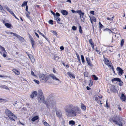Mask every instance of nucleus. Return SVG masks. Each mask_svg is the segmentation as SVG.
Segmentation results:
<instances>
[{"instance_id":"obj_60","label":"nucleus","mask_w":126,"mask_h":126,"mask_svg":"<svg viewBox=\"0 0 126 126\" xmlns=\"http://www.w3.org/2000/svg\"><path fill=\"white\" fill-rule=\"evenodd\" d=\"M106 107H109L108 106V103H107V101L106 100Z\"/></svg>"},{"instance_id":"obj_5","label":"nucleus","mask_w":126,"mask_h":126,"mask_svg":"<svg viewBox=\"0 0 126 126\" xmlns=\"http://www.w3.org/2000/svg\"><path fill=\"white\" fill-rule=\"evenodd\" d=\"M40 81L42 82H45L49 79V76L45 74H41L39 76Z\"/></svg>"},{"instance_id":"obj_52","label":"nucleus","mask_w":126,"mask_h":126,"mask_svg":"<svg viewBox=\"0 0 126 126\" xmlns=\"http://www.w3.org/2000/svg\"><path fill=\"white\" fill-rule=\"evenodd\" d=\"M72 28L73 30L74 31L76 30L77 29L76 27H75V26H73L72 27Z\"/></svg>"},{"instance_id":"obj_44","label":"nucleus","mask_w":126,"mask_h":126,"mask_svg":"<svg viewBox=\"0 0 126 126\" xmlns=\"http://www.w3.org/2000/svg\"><path fill=\"white\" fill-rule=\"evenodd\" d=\"M79 32L81 33H82L81 27L80 26L79 27Z\"/></svg>"},{"instance_id":"obj_25","label":"nucleus","mask_w":126,"mask_h":126,"mask_svg":"<svg viewBox=\"0 0 126 126\" xmlns=\"http://www.w3.org/2000/svg\"><path fill=\"white\" fill-rule=\"evenodd\" d=\"M120 79L118 78H115L112 79L111 81L113 82L114 81H120Z\"/></svg>"},{"instance_id":"obj_53","label":"nucleus","mask_w":126,"mask_h":126,"mask_svg":"<svg viewBox=\"0 0 126 126\" xmlns=\"http://www.w3.org/2000/svg\"><path fill=\"white\" fill-rule=\"evenodd\" d=\"M49 23L51 25L53 24V21L51 20H50L49 21Z\"/></svg>"},{"instance_id":"obj_49","label":"nucleus","mask_w":126,"mask_h":126,"mask_svg":"<svg viewBox=\"0 0 126 126\" xmlns=\"http://www.w3.org/2000/svg\"><path fill=\"white\" fill-rule=\"evenodd\" d=\"M37 32L38 33H39L41 35H42V36H43V37H45V36L43 34V33H41V32H40L39 31H37Z\"/></svg>"},{"instance_id":"obj_50","label":"nucleus","mask_w":126,"mask_h":126,"mask_svg":"<svg viewBox=\"0 0 126 126\" xmlns=\"http://www.w3.org/2000/svg\"><path fill=\"white\" fill-rule=\"evenodd\" d=\"M113 17H112L111 18H110L108 17L107 18V19L108 20H110V21L113 20Z\"/></svg>"},{"instance_id":"obj_34","label":"nucleus","mask_w":126,"mask_h":126,"mask_svg":"<svg viewBox=\"0 0 126 126\" xmlns=\"http://www.w3.org/2000/svg\"><path fill=\"white\" fill-rule=\"evenodd\" d=\"M0 49L2 51H4L6 53L4 48L3 47L1 46H0Z\"/></svg>"},{"instance_id":"obj_19","label":"nucleus","mask_w":126,"mask_h":126,"mask_svg":"<svg viewBox=\"0 0 126 126\" xmlns=\"http://www.w3.org/2000/svg\"><path fill=\"white\" fill-rule=\"evenodd\" d=\"M86 60L88 65L90 66L92 65L91 62H90V59L89 58L87 57L86 58Z\"/></svg>"},{"instance_id":"obj_47","label":"nucleus","mask_w":126,"mask_h":126,"mask_svg":"<svg viewBox=\"0 0 126 126\" xmlns=\"http://www.w3.org/2000/svg\"><path fill=\"white\" fill-rule=\"evenodd\" d=\"M26 17L29 19H31V17L28 14L26 13Z\"/></svg>"},{"instance_id":"obj_4","label":"nucleus","mask_w":126,"mask_h":126,"mask_svg":"<svg viewBox=\"0 0 126 126\" xmlns=\"http://www.w3.org/2000/svg\"><path fill=\"white\" fill-rule=\"evenodd\" d=\"M5 112L6 115L8 116L10 120L15 121L14 119H16L17 117L13 113L8 109L6 110Z\"/></svg>"},{"instance_id":"obj_36","label":"nucleus","mask_w":126,"mask_h":126,"mask_svg":"<svg viewBox=\"0 0 126 126\" xmlns=\"http://www.w3.org/2000/svg\"><path fill=\"white\" fill-rule=\"evenodd\" d=\"M93 82L91 80H89V86H91L93 84Z\"/></svg>"},{"instance_id":"obj_16","label":"nucleus","mask_w":126,"mask_h":126,"mask_svg":"<svg viewBox=\"0 0 126 126\" xmlns=\"http://www.w3.org/2000/svg\"><path fill=\"white\" fill-rule=\"evenodd\" d=\"M61 13L63 15L67 16L68 14V12L65 10H62L61 11Z\"/></svg>"},{"instance_id":"obj_59","label":"nucleus","mask_w":126,"mask_h":126,"mask_svg":"<svg viewBox=\"0 0 126 126\" xmlns=\"http://www.w3.org/2000/svg\"><path fill=\"white\" fill-rule=\"evenodd\" d=\"M90 13L92 15H94V12L93 11H90Z\"/></svg>"},{"instance_id":"obj_24","label":"nucleus","mask_w":126,"mask_h":126,"mask_svg":"<svg viewBox=\"0 0 126 126\" xmlns=\"http://www.w3.org/2000/svg\"><path fill=\"white\" fill-rule=\"evenodd\" d=\"M12 71L16 75H19L20 74V72L16 69H14Z\"/></svg>"},{"instance_id":"obj_3","label":"nucleus","mask_w":126,"mask_h":126,"mask_svg":"<svg viewBox=\"0 0 126 126\" xmlns=\"http://www.w3.org/2000/svg\"><path fill=\"white\" fill-rule=\"evenodd\" d=\"M122 120V118L120 116L116 114L110 119V121H112L119 126H123L122 123L121 122Z\"/></svg>"},{"instance_id":"obj_14","label":"nucleus","mask_w":126,"mask_h":126,"mask_svg":"<svg viewBox=\"0 0 126 126\" xmlns=\"http://www.w3.org/2000/svg\"><path fill=\"white\" fill-rule=\"evenodd\" d=\"M28 56L29 57L30 59L31 60L32 62L34 63V57L31 54H28Z\"/></svg>"},{"instance_id":"obj_62","label":"nucleus","mask_w":126,"mask_h":126,"mask_svg":"<svg viewBox=\"0 0 126 126\" xmlns=\"http://www.w3.org/2000/svg\"><path fill=\"white\" fill-rule=\"evenodd\" d=\"M6 77L4 76H2L0 75V78H5Z\"/></svg>"},{"instance_id":"obj_58","label":"nucleus","mask_w":126,"mask_h":126,"mask_svg":"<svg viewBox=\"0 0 126 126\" xmlns=\"http://www.w3.org/2000/svg\"><path fill=\"white\" fill-rule=\"evenodd\" d=\"M101 101L100 100H99V101H97V103L99 104H102V103L101 102Z\"/></svg>"},{"instance_id":"obj_28","label":"nucleus","mask_w":126,"mask_h":126,"mask_svg":"<svg viewBox=\"0 0 126 126\" xmlns=\"http://www.w3.org/2000/svg\"><path fill=\"white\" fill-rule=\"evenodd\" d=\"M31 44L32 45V46L33 48H34V46L35 44V42L34 41L33 39H31Z\"/></svg>"},{"instance_id":"obj_7","label":"nucleus","mask_w":126,"mask_h":126,"mask_svg":"<svg viewBox=\"0 0 126 126\" xmlns=\"http://www.w3.org/2000/svg\"><path fill=\"white\" fill-rule=\"evenodd\" d=\"M6 33L8 34H13V35L14 36H16L17 38H18L19 40H20V41H24V39L22 37H21L19 35L16 34V33H14L13 32H6Z\"/></svg>"},{"instance_id":"obj_54","label":"nucleus","mask_w":126,"mask_h":126,"mask_svg":"<svg viewBox=\"0 0 126 126\" xmlns=\"http://www.w3.org/2000/svg\"><path fill=\"white\" fill-rule=\"evenodd\" d=\"M34 81L37 84H39V81L37 80H34Z\"/></svg>"},{"instance_id":"obj_2","label":"nucleus","mask_w":126,"mask_h":126,"mask_svg":"<svg viewBox=\"0 0 126 126\" xmlns=\"http://www.w3.org/2000/svg\"><path fill=\"white\" fill-rule=\"evenodd\" d=\"M38 101L39 103L40 104L43 102L45 104L48 108H53L55 107L56 105V101L55 100H50L49 101H47L45 102V99L44 96H37Z\"/></svg>"},{"instance_id":"obj_22","label":"nucleus","mask_w":126,"mask_h":126,"mask_svg":"<svg viewBox=\"0 0 126 126\" xmlns=\"http://www.w3.org/2000/svg\"><path fill=\"white\" fill-rule=\"evenodd\" d=\"M55 19L57 21V22L59 24H61L60 22V19L58 16H54Z\"/></svg>"},{"instance_id":"obj_6","label":"nucleus","mask_w":126,"mask_h":126,"mask_svg":"<svg viewBox=\"0 0 126 126\" xmlns=\"http://www.w3.org/2000/svg\"><path fill=\"white\" fill-rule=\"evenodd\" d=\"M71 11L73 13L75 12L78 13L80 15V17L81 19V21L83 22L84 21V18H83L84 13L82 12L81 10L75 11L74 10H72Z\"/></svg>"},{"instance_id":"obj_40","label":"nucleus","mask_w":126,"mask_h":126,"mask_svg":"<svg viewBox=\"0 0 126 126\" xmlns=\"http://www.w3.org/2000/svg\"><path fill=\"white\" fill-rule=\"evenodd\" d=\"M99 28H103V26L102 25V24L100 22H99Z\"/></svg>"},{"instance_id":"obj_13","label":"nucleus","mask_w":126,"mask_h":126,"mask_svg":"<svg viewBox=\"0 0 126 126\" xmlns=\"http://www.w3.org/2000/svg\"><path fill=\"white\" fill-rule=\"evenodd\" d=\"M90 20L91 21V23H92V24H93V21L94 22H96V19L94 16H93L92 17H90Z\"/></svg>"},{"instance_id":"obj_26","label":"nucleus","mask_w":126,"mask_h":126,"mask_svg":"<svg viewBox=\"0 0 126 126\" xmlns=\"http://www.w3.org/2000/svg\"><path fill=\"white\" fill-rule=\"evenodd\" d=\"M0 11L5 15H6L7 13L3 9V8H0Z\"/></svg>"},{"instance_id":"obj_64","label":"nucleus","mask_w":126,"mask_h":126,"mask_svg":"<svg viewBox=\"0 0 126 126\" xmlns=\"http://www.w3.org/2000/svg\"><path fill=\"white\" fill-rule=\"evenodd\" d=\"M98 96L100 98H102V95H100V96L98 95Z\"/></svg>"},{"instance_id":"obj_39","label":"nucleus","mask_w":126,"mask_h":126,"mask_svg":"<svg viewBox=\"0 0 126 126\" xmlns=\"http://www.w3.org/2000/svg\"><path fill=\"white\" fill-rule=\"evenodd\" d=\"M81 58L82 62V63H84V58L83 55H81Z\"/></svg>"},{"instance_id":"obj_37","label":"nucleus","mask_w":126,"mask_h":126,"mask_svg":"<svg viewBox=\"0 0 126 126\" xmlns=\"http://www.w3.org/2000/svg\"><path fill=\"white\" fill-rule=\"evenodd\" d=\"M94 97L95 101H97L98 100V97L97 95H95L94 96Z\"/></svg>"},{"instance_id":"obj_51","label":"nucleus","mask_w":126,"mask_h":126,"mask_svg":"<svg viewBox=\"0 0 126 126\" xmlns=\"http://www.w3.org/2000/svg\"><path fill=\"white\" fill-rule=\"evenodd\" d=\"M52 32L53 33L54 35H57V33L55 31H52Z\"/></svg>"},{"instance_id":"obj_9","label":"nucleus","mask_w":126,"mask_h":126,"mask_svg":"<svg viewBox=\"0 0 126 126\" xmlns=\"http://www.w3.org/2000/svg\"><path fill=\"white\" fill-rule=\"evenodd\" d=\"M37 93L36 91H34L30 95L31 98H32L36 96L37 95Z\"/></svg>"},{"instance_id":"obj_10","label":"nucleus","mask_w":126,"mask_h":126,"mask_svg":"<svg viewBox=\"0 0 126 126\" xmlns=\"http://www.w3.org/2000/svg\"><path fill=\"white\" fill-rule=\"evenodd\" d=\"M7 10L9 11L10 13L13 16H14L17 19H18L16 16L14 14V13H13V11L10 9H9V8H6Z\"/></svg>"},{"instance_id":"obj_1","label":"nucleus","mask_w":126,"mask_h":126,"mask_svg":"<svg viewBox=\"0 0 126 126\" xmlns=\"http://www.w3.org/2000/svg\"><path fill=\"white\" fill-rule=\"evenodd\" d=\"M64 109L65 114L68 117L76 116L77 113H81V110L79 107L72 104L66 105Z\"/></svg>"},{"instance_id":"obj_17","label":"nucleus","mask_w":126,"mask_h":126,"mask_svg":"<svg viewBox=\"0 0 126 126\" xmlns=\"http://www.w3.org/2000/svg\"><path fill=\"white\" fill-rule=\"evenodd\" d=\"M117 70L119 71V73L122 75L123 73V70L119 67H118L117 68Z\"/></svg>"},{"instance_id":"obj_15","label":"nucleus","mask_w":126,"mask_h":126,"mask_svg":"<svg viewBox=\"0 0 126 126\" xmlns=\"http://www.w3.org/2000/svg\"><path fill=\"white\" fill-rule=\"evenodd\" d=\"M39 118V117L38 116H35L32 118L31 119V121L34 122L36 120H37Z\"/></svg>"},{"instance_id":"obj_45","label":"nucleus","mask_w":126,"mask_h":126,"mask_svg":"<svg viewBox=\"0 0 126 126\" xmlns=\"http://www.w3.org/2000/svg\"><path fill=\"white\" fill-rule=\"evenodd\" d=\"M54 16H58L59 17L60 16V14L58 13H56V14H55V15H54Z\"/></svg>"},{"instance_id":"obj_42","label":"nucleus","mask_w":126,"mask_h":126,"mask_svg":"<svg viewBox=\"0 0 126 126\" xmlns=\"http://www.w3.org/2000/svg\"><path fill=\"white\" fill-rule=\"evenodd\" d=\"M76 54L77 55V57L78 58V60L80 62V58H79V54L77 53H76Z\"/></svg>"},{"instance_id":"obj_12","label":"nucleus","mask_w":126,"mask_h":126,"mask_svg":"<svg viewBox=\"0 0 126 126\" xmlns=\"http://www.w3.org/2000/svg\"><path fill=\"white\" fill-rule=\"evenodd\" d=\"M120 99L123 101H125L126 100V95L124 94H122L120 97Z\"/></svg>"},{"instance_id":"obj_31","label":"nucleus","mask_w":126,"mask_h":126,"mask_svg":"<svg viewBox=\"0 0 126 126\" xmlns=\"http://www.w3.org/2000/svg\"><path fill=\"white\" fill-rule=\"evenodd\" d=\"M67 74L70 77H72L74 78L75 77L70 72H68Z\"/></svg>"},{"instance_id":"obj_63","label":"nucleus","mask_w":126,"mask_h":126,"mask_svg":"<svg viewBox=\"0 0 126 126\" xmlns=\"http://www.w3.org/2000/svg\"><path fill=\"white\" fill-rule=\"evenodd\" d=\"M50 11L52 14L54 15H55V13L53 11Z\"/></svg>"},{"instance_id":"obj_38","label":"nucleus","mask_w":126,"mask_h":126,"mask_svg":"<svg viewBox=\"0 0 126 126\" xmlns=\"http://www.w3.org/2000/svg\"><path fill=\"white\" fill-rule=\"evenodd\" d=\"M92 76L94 78V80H97L98 79V78L96 76L94 75H93Z\"/></svg>"},{"instance_id":"obj_56","label":"nucleus","mask_w":126,"mask_h":126,"mask_svg":"<svg viewBox=\"0 0 126 126\" xmlns=\"http://www.w3.org/2000/svg\"><path fill=\"white\" fill-rule=\"evenodd\" d=\"M5 52H3V56L4 57H5L6 56V55L5 54Z\"/></svg>"},{"instance_id":"obj_20","label":"nucleus","mask_w":126,"mask_h":126,"mask_svg":"<svg viewBox=\"0 0 126 126\" xmlns=\"http://www.w3.org/2000/svg\"><path fill=\"white\" fill-rule=\"evenodd\" d=\"M37 96H44L42 91L41 90H39L38 91Z\"/></svg>"},{"instance_id":"obj_33","label":"nucleus","mask_w":126,"mask_h":126,"mask_svg":"<svg viewBox=\"0 0 126 126\" xmlns=\"http://www.w3.org/2000/svg\"><path fill=\"white\" fill-rule=\"evenodd\" d=\"M5 25L6 27L9 28L11 26V24L8 23H6L5 24Z\"/></svg>"},{"instance_id":"obj_21","label":"nucleus","mask_w":126,"mask_h":126,"mask_svg":"<svg viewBox=\"0 0 126 126\" xmlns=\"http://www.w3.org/2000/svg\"><path fill=\"white\" fill-rule=\"evenodd\" d=\"M80 107L81 109L83 110L84 111L85 110L86 108L85 106L84 105L81 103Z\"/></svg>"},{"instance_id":"obj_32","label":"nucleus","mask_w":126,"mask_h":126,"mask_svg":"<svg viewBox=\"0 0 126 126\" xmlns=\"http://www.w3.org/2000/svg\"><path fill=\"white\" fill-rule=\"evenodd\" d=\"M1 88H3L6 89H9V88H8L7 86L5 85H2L0 87Z\"/></svg>"},{"instance_id":"obj_8","label":"nucleus","mask_w":126,"mask_h":126,"mask_svg":"<svg viewBox=\"0 0 126 126\" xmlns=\"http://www.w3.org/2000/svg\"><path fill=\"white\" fill-rule=\"evenodd\" d=\"M105 60L104 62L107 65L109 66H110L111 67L113 70L114 71V69L112 66H111L110 65L111 63V62H110L107 59H106L105 58L104 59Z\"/></svg>"},{"instance_id":"obj_23","label":"nucleus","mask_w":126,"mask_h":126,"mask_svg":"<svg viewBox=\"0 0 126 126\" xmlns=\"http://www.w3.org/2000/svg\"><path fill=\"white\" fill-rule=\"evenodd\" d=\"M27 1H24L21 5V6L23 7L26 6V8H28V6L27 5Z\"/></svg>"},{"instance_id":"obj_35","label":"nucleus","mask_w":126,"mask_h":126,"mask_svg":"<svg viewBox=\"0 0 126 126\" xmlns=\"http://www.w3.org/2000/svg\"><path fill=\"white\" fill-rule=\"evenodd\" d=\"M29 11H28V8H26V11H27L29 14H30L31 12H32V11L31 10V8H29Z\"/></svg>"},{"instance_id":"obj_55","label":"nucleus","mask_w":126,"mask_h":126,"mask_svg":"<svg viewBox=\"0 0 126 126\" xmlns=\"http://www.w3.org/2000/svg\"><path fill=\"white\" fill-rule=\"evenodd\" d=\"M60 48L61 50L62 51L64 49V47L63 46H62L60 47Z\"/></svg>"},{"instance_id":"obj_48","label":"nucleus","mask_w":126,"mask_h":126,"mask_svg":"<svg viewBox=\"0 0 126 126\" xmlns=\"http://www.w3.org/2000/svg\"><path fill=\"white\" fill-rule=\"evenodd\" d=\"M119 82V84L120 86H122L123 85V82L122 81H121V80L120 81H118Z\"/></svg>"},{"instance_id":"obj_46","label":"nucleus","mask_w":126,"mask_h":126,"mask_svg":"<svg viewBox=\"0 0 126 126\" xmlns=\"http://www.w3.org/2000/svg\"><path fill=\"white\" fill-rule=\"evenodd\" d=\"M84 76L85 77H87L88 76V73L87 72H84Z\"/></svg>"},{"instance_id":"obj_61","label":"nucleus","mask_w":126,"mask_h":126,"mask_svg":"<svg viewBox=\"0 0 126 126\" xmlns=\"http://www.w3.org/2000/svg\"><path fill=\"white\" fill-rule=\"evenodd\" d=\"M31 74L32 75H33V76H35V75H34V72L32 71V72H31Z\"/></svg>"},{"instance_id":"obj_57","label":"nucleus","mask_w":126,"mask_h":126,"mask_svg":"<svg viewBox=\"0 0 126 126\" xmlns=\"http://www.w3.org/2000/svg\"><path fill=\"white\" fill-rule=\"evenodd\" d=\"M35 35H36V36L38 38H39V36L38 35V34L36 32H35Z\"/></svg>"},{"instance_id":"obj_41","label":"nucleus","mask_w":126,"mask_h":126,"mask_svg":"<svg viewBox=\"0 0 126 126\" xmlns=\"http://www.w3.org/2000/svg\"><path fill=\"white\" fill-rule=\"evenodd\" d=\"M124 39H122L121 40V46L122 47L124 43Z\"/></svg>"},{"instance_id":"obj_18","label":"nucleus","mask_w":126,"mask_h":126,"mask_svg":"<svg viewBox=\"0 0 126 126\" xmlns=\"http://www.w3.org/2000/svg\"><path fill=\"white\" fill-rule=\"evenodd\" d=\"M89 42L92 48L93 49H94V43L93 42L92 39H90Z\"/></svg>"},{"instance_id":"obj_27","label":"nucleus","mask_w":126,"mask_h":126,"mask_svg":"<svg viewBox=\"0 0 126 126\" xmlns=\"http://www.w3.org/2000/svg\"><path fill=\"white\" fill-rule=\"evenodd\" d=\"M42 123L45 126H50L49 124L45 120L43 121Z\"/></svg>"},{"instance_id":"obj_30","label":"nucleus","mask_w":126,"mask_h":126,"mask_svg":"<svg viewBox=\"0 0 126 126\" xmlns=\"http://www.w3.org/2000/svg\"><path fill=\"white\" fill-rule=\"evenodd\" d=\"M69 125H74L75 124V121L73 120L70 121L69 122Z\"/></svg>"},{"instance_id":"obj_11","label":"nucleus","mask_w":126,"mask_h":126,"mask_svg":"<svg viewBox=\"0 0 126 126\" xmlns=\"http://www.w3.org/2000/svg\"><path fill=\"white\" fill-rule=\"evenodd\" d=\"M49 77H51L53 80H57L60 81V80L57 78L53 74H50L49 75Z\"/></svg>"},{"instance_id":"obj_43","label":"nucleus","mask_w":126,"mask_h":126,"mask_svg":"<svg viewBox=\"0 0 126 126\" xmlns=\"http://www.w3.org/2000/svg\"><path fill=\"white\" fill-rule=\"evenodd\" d=\"M59 57L58 56H54V59L56 60H58L59 59Z\"/></svg>"},{"instance_id":"obj_29","label":"nucleus","mask_w":126,"mask_h":126,"mask_svg":"<svg viewBox=\"0 0 126 126\" xmlns=\"http://www.w3.org/2000/svg\"><path fill=\"white\" fill-rule=\"evenodd\" d=\"M56 113L57 116L60 118L61 117L62 114L61 113L58 111H57L56 112Z\"/></svg>"}]
</instances>
